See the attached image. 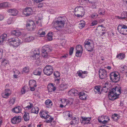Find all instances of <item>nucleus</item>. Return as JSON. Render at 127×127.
I'll return each instance as SVG.
<instances>
[{
	"label": "nucleus",
	"mask_w": 127,
	"mask_h": 127,
	"mask_svg": "<svg viewBox=\"0 0 127 127\" xmlns=\"http://www.w3.org/2000/svg\"><path fill=\"white\" fill-rule=\"evenodd\" d=\"M98 15L96 13H94L91 15V17L93 18H96L98 16Z\"/></svg>",
	"instance_id": "56"
},
{
	"label": "nucleus",
	"mask_w": 127,
	"mask_h": 127,
	"mask_svg": "<svg viewBox=\"0 0 127 127\" xmlns=\"http://www.w3.org/2000/svg\"><path fill=\"white\" fill-rule=\"evenodd\" d=\"M29 72V68L28 67H25L24 68L22 71V73H28Z\"/></svg>",
	"instance_id": "42"
},
{
	"label": "nucleus",
	"mask_w": 127,
	"mask_h": 127,
	"mask_svg": "<svg viewBox=\"0 0 127 127\" xmlns=\"http://www.w3.org/2000/svg\"><path fill=\"white\" fill-rule=\"evenodd\" d=\"M75 15L78 17H82L84 14H80L79 13L76 14L75 13H74Z\"/></svg>",
	"instance_id": "57"
},
{
	"label": "nucleus",
	"mask_w": 127,
	"mask_h": 127,
	"mask_svg": "<svg viewBox=\"0 0 127 127\" xmlns=\"http://www.w3.org/2000/svg\"><path fill=\"white\" fill-rule=\"evenodd\" d=\"M33 13V10L30 7H26L23 10L22 14L26 16H28L32 15Z\"/></svg>",
	"instance_id": "10"
},
{
	"label": "nucleus",
	"mask_w": 127,
	"mask_h": 127,
	"mask_svg": "<svg viewBox=\"0 0 127 127\" xmlns=\"http://www.w3.org/2000/svg\"><path fill=\"white\" fill-rule=\"evenodd\" d=\"M3 50L1 49H0V59L2 58Z\"/></svg>",
	"instance_id": "61"
},
{
	"label": "nucleus",
	"mask_w": 127,
	"mask_h": 127,
	"mask_svg": "<svg viewBox=\"0 0 127 127\" xmlns=\"http://www.w3.org/2000/svg\"><path fill=\"white\" fill-rule=\"evenodd\" d=\"M83 52L82 51H76V56L77 57H80L82 55Z\"/></svg>",
	"instance_id": "49"
},
{
	"label": "nucleus",
	"mask_w": 127,
	"mask_h": 127,
	"mask_svg": "<svg viewBox=\"0 0 127 127\" xmlns=\"http://www.w3.org/2000/svg\"><path fill=\"white\" fill-rule=\"evenodd\" d=\"M26 27L29 30L32 31L35 28V25L34 22L32 20L27 21L26 25Z\"/></svg>",
	"instance_id": "11"
},
{
	"label": "nucleus",
	"mask_w": 127,
	"mask_h": 127,
	"mask_svg": "<svg viewBox=\"0 0 127 127\" xmlns=\"http://www.w3.org/2000/svg\"><path fill=\"white\" fill-rule=\"evenodd\" d=\"M104 116H102L98 118V120L99 122L100 123L104 119Z\"/></svg>",
	"instance_id": "52"
},
{
	"label": "nucleus",
	"mask_w": 127,
	"mask_h": 127,
	"mask_svg": "<svg viewBox=\"0 0 127 127\" xmlns=\"http://www.w3.org/2000/svg\"><path fill=\"white\" fill-rule=\"evenodd\" d=\"M8 44L13 48L18 47L21 43V41L17 37H13L9 39L8 41Z\"/></svg>",
	"instance_id": "2"
},
{
	"label": "nucleus",
	"mask_w": 127,
	"mask_h": 127,
	"mask_svg": "<svg viewBox=\"0 0 127 127\" xmlns=\"http://www.w3.org/2000/svg\"><path fill=\"white\" fill-rule=\"evenodd\" d=\"M78 94L80 99L83 100H85L87 99L88 95L84 92H81L79 93L78 92Z\"/></svg>",
	"instance_id": "15"
},
{
	"label": "nucleus",
	"mask_w": 127,
	"mask_h": 127,
	"mask_svg": "<svg viewBox=\"0 0 127 127\" xmlns=\"http://www.w3.org/2000/svg\"><path fill=\"white\" fill-rule=\"evenodd\" d=\"M105 11L104 9H100L98 12L99 14L103 15L105 14Z\"/></svg>",
	"instance_id": "51"
},
{
	"label": "nucleus",
	"mask_w": 127,
	"mask_h": 127,
	"mask_svg": "<svg viewBox=\"0 0 127 127\" xmlns=\"http://www.w3.org/2000/svg\"><path fill=\"white\" fill-rule=\"evenodd\" d=\"M108 83L106 82L105 85H104L102 88L101 91L105 93H106L108 91H110V90L107 88Z\"/></svg>",
	"instance_id": "23"
},
{
	"label": "nucleus",
	"mask_w": 127,
	"mask_h": 127,
	"mask_svg": "<svg viewBox=\"0 0 127 127\" xmlns=\"http://www.w3.org/2000/svg\"><path fill=\"white\" fill-rule=\"evenodd\" d=\"M46 111H42L40 112V117L42 119H46L47 116L48 115Z\"/></svg>",
	"instance_id": "24"
},
{
	"label": "nucleus",
	"mask_w": 127,
	"mask_h": 127,
	"mask_svg": "<svg viewBox=\"0 0 127 127\" xmlns=\"http://www.w3.org/2000/svg\"><path fill=\"white\" fill-rule=\"evenodd\" d=\"M23 118L25 121H28L30 119L29 114L28 112H25L23 116Z\"/></svg>",
	"instance_id": "29"
},
{
	"label": "nucleus",
	"mask_w": 127,
	"mask_h": 127,
	"mask_svg": "<svg viewBox=\"0 0 127 127\" xmlns=\"http://www.w3.org/2000/svg\"><path fill=\"white\" fill-rule=\"evenodd\" d=\"M74 49V48L73 47H71L69 51V54L70 55H71L73 54V51Z\"/></svg>",
	"instance_id": "59"
},
{
	"label": "nucleus",
	"mask_w": 127,
	"mask_h": 127,
	"mask_svg": "<svg viewBox=\"0 0 127 127\" xmlns=\"http://www.w3.org/2000/svg\"><path fill=\"white\" fill-rule=\"evenodd\" d=\"M0 36L2 38L4 41L6 40L7 37V35L6 34H4L1 35Z\"/></svg>",
	"instance_id": "50"
},
{
	"label": "nucleus",
	"mask_w": 127,
	"mask_h": 127,
	"mask_svg": "<svg viewBox=\"0 0 127 127\" xmlns=\"http://www.w3.org/2000/svg\"><path fill=\"white\" fill-rule=\"evenodd\" d=\"M46 119V122L49 123L51 122L52 120H53L54 118L53 117H52L51 116L48 115Z\"/></svg>",
	"instance_id": "36"
},
{
	"label": "nucleus",
	"mask_w": 127,
	"mask_h": 127,
	"mask_svg": "<svg viewBox=\"0 0 127 127\" xmlns=\"http://www.w3.org/2000/svg\"><path fill=\"white\" fill-rule=\"evenodd\" d=\"M101 86H96L95 87L94 90L95 92L98 94H100L101 93L100 91Z\"/></svg>",
	"instance_id": "28"
},
{
	"label": "nucleus",
	"mask_w": 127,
	"mask_h": 127,
	"mask_svg": "<svg viewBox=\"0 0 127 127\" xmlns=\"http://www.w3.org/2000/svg\"><path fill=\"white\" fill-rule=\"evenodd\" d=\"M42 70L40 68H38L36 69L33 72V74L36 75H40L41 73Z\"/></svg>",
	"instance_id": "30"
},
{
	"label": "nucleus",
	"mask_w": 127,
	"mask_h": 127,
	"mask_svg": "<svg viewBox=\"0 0 127 127\" xmlns=\"http://www.w3.org/2000/svg\"><path fill=\"white\" fill-rule=\"evenodd\" d=\"M82 71L81 70H79L78 71L77 73L78 74V76L82 78H84L85 76H86V75H83L82 73Z\"/></svg>",
	"instance_id": "38"
},
{
	"label": "nucleus",
	"mask_w": 127,
	"mask_h": 127,
	"mask_svg": "<svg viewBox=\"0 0 127 127\" xmlns=\"http://www.w3.org/2000/svg\"><path fill=\"white\" fill-rule=\"evenodd\" d=\"M66 88V86L64 84H61L59 87V89L61 91H63Z\"/></svg>",
	"instance_id": "47"
},
{
	"label": "nucleus",
	"mask_w": 127,
	"mask_h": 127,
	"mask_svg": "<svg viewBox=\"0 0 127 127\" xmlns=\"http://www.w3.org/2000/svg\"><path fill=\"white\" fill-rule=\"evenodd\" d=\"M127 18V14L126 12H123L122 14V17L119 19H124Z\"/></svg>",
	"instance_id": "45"
},
{
	"label": "nucleus",
	"mask_w": 127,
	"mask_h": 127,
	"mask_svg": "<svg viewBox=\"0 0 127 127\" xmlns=\"http://www.w3.org/2000/svg\"><path fill=\"white\" fill-rule=\"evenodd\" d=\"M121 87H117L112 89L109 92L108 95L109 100H114L119 97V96L121 93Z\"/></svg>",
	"instance_id": "1"
},
{
	"label": "nucleus",
	"mask_w": 127,
	"mask_h": 127,
	"mask_svg": "<svg viewBox=\"0 0 127 127\" xmlns=\"http://www.w3.org/2000/svg\"><path fill=\"white\" fill-rule=\"evenodd\" d=\"M110 77L112 81L115 83L118 82L120 80V75L115 72L111 73L110 75Z\"/></svg>",
	"instance_id": "5"
},
{
	"label": "nucleus",
	"mask_w": 127,
	"mask_h": 127,
	"mask_svg": "<svg viewBox=\"0 0 127 127\" xmlns=\"http://www.w3.org/2000/svg\"><path fill=\"white\" fill-rule=\"evenodd\" d=\"M78 93V91L74 89H72L68 92V94L69 95H75Z\"/></svg>",
	"instance_id": "22"
},
{
	"label": "nucleus",
	"mask_w": 127,
	"mask_h": 127,
	"mask_svg": "<svg viewBox=\"0 0 127 127\" xmlns=\"http://www.w3.org/2000/svg\"><path fill=\"white\" fill-rule=\"evenodd\" d=\"M74 12L76 14L79 13L83 14H85V13L83 7L80 6L76 7L74 9Z\"/></svg>",
	"instance_id": "13"
},
{
	"label": "nucleus",
	"mask_w": 127,
	"mask_h": 127,
	"mask_svg": "<svg viewBox=\"0 0 127 127\" xmlns=\"http://www.w3.org/2000/svg\"><path fill=\"white\" fill-rule=\"evenodd\" d=\"M45 104L46 107L48 108L51 107L52 105V102L50 99L46 100L45 102Z\"/></svg>",
	"instance_id": "27"
},
{
	"label": "nucleus",
	"mask_w": 127,
	"mask_h": 127,
	"mask_svg": "<svg viewBox=\"0 0 127 127\" xmlns=\"http://www.w3.org/2000/svg\"><path fill=\"white\" fill-rule=\"evenodd\" d=\"M85 25V21H82L79 23V27L80 29H82Z\"/></svg>",
	"instance_id": "41"
},
{
	"label": "nucleus",
	"mask_w": 127,
	"mask_h": 127,
	"mask_svg": "<svg viewBox=\"0 0 127 127\" xmlns=\"http://www.w3.org/2000/svg\"><path fill=\"white\" fill-rule=\"evenodd\" d=\"M30 105H28L26 107V108H28V109H31L33 106V104L32 103L30 102Z\"/></svg>",
	"instance_id": "60"
},
{
	"label": "nucleus",
	"mask_w": 127,
	"mask_h": 127,
	"mask_svg": "<svg viewBox=\"0 0 127 127\" xmlns=\"http://www.w3.org/2000/svg\"><path fill=\"white\" fill-rule=\"evenodd\" d=\"M8 12L10 13V15L13 16H16L18 13V11L16 9H10L7 10Z\"/></svg>",
	"instance_id": "17"
},
{
	"label": "nucleus",
	"mask_w": 127,
	"mask_h": 127,
	"mask_svg": "<svg viewBox=\"0 0 127 127\" xmlns=\"http://www.w3.org/2000/svg\"><path fill=\"white\" fill-rule=\"evenodd\" d=\"M60 18L61 19L57 20L55 21L54 26L56 29L58 31L60 30L64 27L65 22L63 18L61 17Z\"/></svg>",
	"instance_id": "3"
},
{
	"label": "nucleus",
	"mask_w": 127,
	"mask_h": 127,
	"mask_svg": "<svg viewBox=\"0 0 127 127\" xmlns=\"http://www.w3.org/2000/svg\"><path fill=\"white\" fill-rule=\"evenodd\" d=\"M60 101L62 102V104L64 105L65 104V106L67 105L68 104H71V103H70V102H69V100L64 99H60Z\"/></svg>",
	"instance_id": "31"
},
{
	"label": "nucleus",
	"mask_w": 127,
	"mask_h": 127,
	"mask_svg": "<svg viewBox=\"0 0 127 127\" xmlns=\"http://www.w3.org/2000/svg\"><path fill=\"white\" fill-rule=\"evenodd\" d=\"M104 120H107L108 122V121L110 120V119L109 117L107 116H104Z\"/></svg>",
	"instance_id": "62"
},
{
	"label": "nucleus",
	"mask_w": 127,
	"mask_h": 127,
	"mask_svg": "<svg viewBox=\"0 0 127 127\" xmlns=\"http://www.w3.org/2000/svg\"><path fill=\"white\" fill-rule=\"evenodd\" d=\"M53 34L52 32H49L47 35V38L49 41H51L52 39Z\"/></svg>",
	"instance_id": "43"
},
{
	"label": "nucleus",
	"mask_w": 127,
	"mask_h": 127,
	"mask_svg": "<svg viewBox=\"0 0 127 127\" xmlns=\"http://www.w3.org/2000/svg\"><path fill=\"white\" fill-rule=\"evenodd\" d=\"M125 57V54L123 53H120L117 55L116 57L120 60H122Z\"/></svg>",
	"instance_id": "39"
},
{
	"label": "nucleus",
	"mask_w": 127,
	"mask_h": 127,
	"mask_svg": "<svg viewBox=\"0 0 127 127\" xmlns=\"http://www.w3.org/2000/svg\"><path fill=\"white\" fill-rule=\"evenodd\" d=\"M2 64L4 65L8 64V62L5 59L3 60L2 62Z\"/></svg>",
	"instance_id": "53"
},
{
	"label": "nucleus",
	"mask_w": 127,
	"mask_h": 127,
	"mask_svg": "<svg viewBox=\"0 0 127 127\" xmlns=\"http://www.w3.org/2000/svg\"><path fill=\"white\" fill-rule=\"evenodd\" d=\"M76 51H83V49H82V47L81 45H80L77 46L76 47Z\"/></svg>",
	"instance_id": "46"
},
{
	"label": "nucleus",
	"mask_w": 127,
	"mask_h": 127,
	"mask_svg": "<svg viewBox=\"0 0 127 127\" xmlns=\"http://www.w3.org/2000/svg\"><path fill=\"white\" fill-rule=\"evenodd\" d=\"M82 120H81V123L83 124H87L90 122L91 120V118H86L81 117Z\"/></svg>",
	"instance_id": "18"
},
{
	"label": "nucleus",
	"mask_w": 127,
	"mask_h": 127,
	"mask_svg": "<svg viewBox=\"0 0 127 127\" xmlns=\"http://www.w3.org/2000/svg\"><path fill=\"white\" fill-rule=\"evenodd\" d=\"M127 70V66L126 65H124L122 67L120 68V70L122 73H124L126 72L125 70Z\"/></svg>",
	"instance_id": "44"
},
{
	"label": "nucleus",
	"mask_w": 127,
	"mask_h": 127,
	"mask_svg": "<svg viewBox=\"0 0 127 127\" xmlns=\"http://www.w3.org/2000/svg\"><path fill=\"white\" fill-rule=\"evenodd\" d=\"M39 109L38 107L37 106H35L32 108L31 113L37 114L38 113Z\"/></svg>",
	"instance_id": "33"
},
{
	"label": "nucleus",
	"mask_w": 127,
	"mask_h": 127,
	"mask_svg": "<svg viewBox=\"0 0 127 127\" xmlns=\"http://www.w3.org/2000/svg\"><path fill=\"white\" fill-rule=\"evenodd\" d=\"M29 83L30 86H33L35 87H36V82L35 80H31L29 81Z\"/></svg>",
	"instance_id": "35"
},
{
	"label": "nucleus",
	"mask_w": 127,
	"mask_h": 127,
	"mask_svg": "<svg viewBox=\"0 0 127 127\" xmlns=\"http://www.w3.org/2000/svg\"><path fill=\"white\" fill-rule=\"evenodd\" d=\"M43 71L45 74L48 76H50L53 73V68L52 66L47 65L44 68Z\"/></svg>",
	"instance_id": "8"
},
{
	"label": "nucleus",
	"mask_w": 127,
	"mask_h": 127,
	"mask_svg": "<svg viewBox=\"0 0 127 127\" xmlns=\"http://www.w3.org/2000/svg\"><path fill=\"white\" fill-rule=\"evenodd\" d=\"M111 118L114 121H116L120 118V116L118 114L115 113L112 115Z\"/></svg>",
	"instance_id": "34"
},
{
	"label": "nucleus",
	"mask_w": 127,
	"mask_h": 127,
	"mask_svg": "<svg viewBox=\"0 0 127 127\" xmlns=\"http://www.w3.org/2000/svg\"><path fill=\"white\" fill-rule=\"evenodd\" d=\"M14 21V19L12 17H10L7 20V22L8 24L10 25L13 23Z\"/></svg>",
	"instance_id": "40"
},
{
	"label": "nucleus",
	"mask_w": 127,
	"mask_h": 127,
	"mask_svg": "<svg viewBox=\"0 0 127 127\" xmlns=\"http://www.w3.org/2000/svg\"><path fill=\"white\" fill-rule=\"evenodd\" d=\"M26 90L25 89V87H23L21 89V93L22 94H24L26 93Z\"/></svg>",
	"instance_id": "58"
},
{
	"label": "nucleus",
	"mask_w": 127,
	"mask_h": 127,
	"mask_svg": "<svg viewBox=\"0 0 127 127\" xmlns=\"http://www.w3.org/2000/svg\"><path fill=\"white\" fill-rule=\"evenodd\" d=\"M11 93V92L9 89H5L4 92L2 93V96L4 98H7L10 95Z\"/></svg>",
	"instance_id": "16"
},
{
	"label": "nucleus",
	"mask_w": 127,
	"mask_h": 127,
	"mask_svg": "<svg viewBox=\"0 0 127 127\" xmlns=\"http://www.w3.org/2000/svg\"><path fill=\"white\" fill-rule=\"evenodd\" d=\"M100 78L101 79H105L107 77V73L106 70L103 69H101L99 71Z\"/></svg>",
	"instance_id": "12"
},
{
	"label": "nucleus",
	"mask_w": 127,
	"mask_h": 127,
	"mask_svg": "<svg viewBox=\"0 0 127 127\" xmlns=\"http://www.w3.org/2000/svg\"><path fill=\"white\" fill-rule=\"evenodd\" d=\"M97 21L95 20L93 21L91 24V26H93L97 25Z\"/></svg>",
	"instance_id": "55"
},
{
	"label": "nucleus",
	"mask_w": 127,
	"mask_h": 127,
	"mask_svg": "<svg viewBox=\"0 0 127 127\" xmlns=\"http://www.w3.org/2000/svg\"><path fill=\"white\" fill-rule=\"evenodd\" d=\"M22 110L21 107L19 106L16 107L12 109V112L16 113H20Z\"/></svg>",
	"instance_id": "19"
},
{
	"label": "nucleus",
	"mask_w": 127,
	"mask_h": 127,
	"mask_svg": "<svg viewBox=\"0 0 127 127\" xmlns=\"http://www.w3.org/2000/svg\"><path fill=\"white\" fill-rule=\"evenodd\" d=\"M22 118L21 116H15L11 119V122L13 124H18L21 121Z\"/></svg>",
	"instance_id": "14"
},
{
	"label": "nucleus",
	"mask_w": 127,
	"mask_h": 127,
	"mask_svg": "<svg viewBox=\"0 0 127 127\" xmlns=\"http://www.w3.org/2000/svg\"><path fill=\"white\" fill-rule=\"evenodd\" d=\"M10 6V4L7 2H2L0 3V8L8 7Z\"/></svg>",
	"instance_id": "32"
},
{
	"label": "nucleus",
	"mask_w": 127,
	"mask_h": 127,
	"mask_svg": "<svg viewBox=\"0 0 127 127\" xmlns=\"http://www.w3.org/2000/svg\"><path fill=\"white\" fill-rule=\"evenodd\" d=\"M31 58L33 60H37L39 61L40 57V52L39 49L36 48L32 52Z\"/></svg>",
	"instance_id": "9"
},
{
	"label": "nucleus",
	"mask_w": 127,
	"mask_h": 127,
	"mask_svg": "<svg viewBox=\"0 0 127 127\" xmlns=\"http://www.w3.org/2000/svg\"><path fill=\"white\" fill-rule=\"evenodd\" d=\"M117 30L122 34H127V26L125 25L119 24Z\"/></svg>",
	"instance_id": "6"
},
{
	"label": "nucleus",
	"mask_w": 127,
	"mask_h": 127,
	"mask_svg": "<svg viewBox=\"0 0 127 127\" xmlns=\"http://www.w3.org/2000/svg\"><path fill=\"white\" fill-rule=\"evenodd\" d=\"M55 85L54 84L51 83L48 85V90L49 92L54 91L56 90V88Z\"/></svg>",
	"instance_id": "20"
},
{
	"label": "nucleus",
	"mask_w": 127,
	"mask_h": 127,
	"mask_svg": "<svg viewBox=\"0 0 127 127\" xmlns=\"http://www.w3.org/2000/svg\"><path fill=\"white\" fill-rule=\"evenodd\" d=\"M79 121V119L78 117H72V121L70 122L71 125H75L77 124Z\"/></svg>",
	"instance_id": "21"
},
{
	"label": "nucleus",
	"mask_w": 127,
	"mask_h": 127,
	"mask_svg": "<svg viewBox=\"0 0 127 127\" xmlns=\"http://www.w3.org/2000/svg\"><path fill=\"white\" fill-rule=\"evenodd\" d=\"M15 100L14 98H12L9 101V104L11 105H13L14 104Z\"/></svg>",
	"instance_id": "54"
},
{
	"label": "nucleus",
	"mask_w": 127,
	"mask_h": 127,
	"mask_svg": "<svg viewBox=\"0 0 127 127\" xmlns=\"http://www.w3.org/2000/svg\"><path fill=\"white\" fill-rule=\"evenodd\" d=\"M108 122H107V120H104L103 121H102L100 123V124H104L105 125V124L108 123Z\"/></svg>",
	"instance_id": "63"
},
{
	"label": "nucleus",
	"mask_w": 127,
	"mask_h": 127,
	"mask_svg": "<svg viewBox=\"0 0 127 127\" xmlns=\"http://www.w3.org/2000/svg\"><path fill=\"white\" fill-rule=\"evenodd\" d=\"M21 32L18 30H14L11 32V34L12 35L19 36L21 35Z\"/></svg>",
	"instance_id": "25"
},
{
	"label": "nucleus",
	"mask_w": 127,
	"mask_h": 127,
	"mask_svg": "<svg viewBox=\"0 0 127 127\" xmlns=\"http://www.w3.org/2000/svg\"><path fill=\"white\" fill-rule=\"evenodd\" d=\"M54 75L56 78L59 77L60 76V74L58 71H56L54 72Z\"/></svg>",
	"instance_id": "48"
},
{
	"label": "nucleus",
	"mask_w": 127,
	"mask_h": 127,
	"mask_svg": "<svg viewBox=\"0 0 127 127\" xmlns=\"http://www.w3.org/2000/svg\"><path fill=\"white\" fill-rule=\"evenodd\" d=\"M34 39V37L32 36H31L25 38L23 40V41L25 42H30L33 41Z\"/></svg>",
	"instance_id": "26"
},
{
	"label": "nucleus",
	"mask_w": 127,
	"mask_h": 127,
	"mask_svg": "<svg viewBox=\"0 0 127 127\" xmlns=\"http://www.w3.org/2000/svg\"><path fill=\"white\" fill-rule=\"evenodd\" d=\"M41 21L40 20H38V21H36V24H38L39 25H40L41 26Z\"/></svg>",
	"instance_id": "64"
},
{
	"label": "nucleus",
	"mask_w": 127,
	"mask_h": 127,
	"mask_svg": "<svg viewBox=\"0 0 127 127\" xmlns=\"http://www.w3.org/2000/svg\"><path fill=\"white\" fill-rule=\"evenodd\" d=\"M51 50L48 45H45L42 48L41 50L42 56L44 58H46L48 56L49 52H51Z\"/></svg>",
	"instance_id": "7"
},
{
	"label": "nucleus",
	"mask_w": 127,
	"mask_h": 127,
	"mask_svg": "<svg viewBox=\"0 0 127 127\" xmlns=\"http://www.w3.org/2000/svg\"><path fill=\"white\" fill-rule=\"evenodd\" d=\"M85 47L89 51L91 52L93 50L94 42L91 39L86 40L84 42Z\"/></svg>",
	"instance_id": "4"
},
{
	"label": "nucleus",
	"mask_w": 127,
	"mask_h": 127,
	"mask_svg": "<svg viewBox=\"0 0 127 127\" xmlns=\"http://www.w3.org/2000/svg\"><path fill=\"white\" fill-rule=\"evenodd\" d=\"M38 34L40 37H43L45 36V32L42 31V29L40 30L38 32Z\"/></svg>",
	"instance_id": "37"
}]
</instances>
